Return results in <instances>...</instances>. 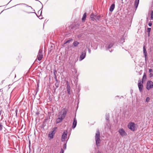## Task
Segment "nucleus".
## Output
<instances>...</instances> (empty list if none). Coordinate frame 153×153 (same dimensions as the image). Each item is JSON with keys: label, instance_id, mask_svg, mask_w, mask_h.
Instances as JSON below:
<instances>
[{"label": "nucleus", "instance_id": "nucleus-35", "mask_svg": "<svg viewBox=\"0 0 153 153\" xmlns=\"http://www.w3.org/2000/svg\"><path fill=\"white\" fill-rule=\"evenodd\" d=\"M99 153H100V152H99Z\"/></svg>", "mask_w": 153, "mask_h": 153}, {"label": "nucleus", "instance_id": "nucleus-23", "mask_svg": "<svg viewBox=\"0 0 153 153\" xmlns=\"http://www.w3.org/2000/svg\"><path fill=\"white\" fill-rule=\"evenodd\" d=\"M113 45V44L112 43H110L108 46V48H111Z\"/></svg>", "mask_w": 153, "mask_h": 153}, {"label": "nucleus", "instance_id": "nucleus-30", "mask_svg": "<svg viewBox=\"0 0 153 153\" xmlns=\"http://www.w3.org/2000/svg\"><path fill=\"white\" fill-rule=\"evenodd\" d=\"M64 151L62 149L60 153H64Z\"/></svg>", "mask_w": 153, "mask_h": 153}, {"label": "nucleus", "instance_id": "nucleus-7", "mask_svg": "<svg viewBox=\"0 0 153 153\" xmlns=\"http://www.w3.org/2000/svg\"><path fill=\"white\" fill-rule=\"evenodd\" d=\"M67 131H64L63 132L61 137V140L62 141L64 142L65 140V139L67 137Z\"/></svg>", "mask_w": 153, "mask_h": 153}, {"label": "nucleus", "instance_id": "nucleus-29", "mask_svg": "<svg viewBox=\"0 0 153 153\" xmlns=\"http://www.w3.org/2000/svg\"><path fill=\"white\" fill-rule=\"evenodd\" d=\"M153 76V74L152 73H150L149 74V76L150 77H152Z\"/></svg>", "mask_w": 153, "mask_h": 153}, {"label": "nucleus", "instance_id": "nucleus-18", "mask_svg": "<svg viewBox=\"0 0 153 153\" xmlns=\"http://www.w3.org/2000/svg\"><path fill=\"white\" fill-rule=\"evenodd\" d=\"M146 75L145 73H144L143 77L141 81H143L144 80H145L146 79Z\"/></svg>", "mask_w": 153, "mask_h": 153}, {"label": "nucleus", "instance_id": "nucleus-34", "mask_svg": "<svg viewBox=\"0 0 153 153\" xmlns=\"http://www.w3.org/2000/svg\"><path fill=\"white\" fill-rule=\"evenodd\" d=\"M1 111H0V115H1Z\"/></svg>", "mask_w": 153, "mask_h": 153}, {"label": "nucleus", "instance_id": "nucleus-31", "mask_svg": "<svg viewBox=\"0 0 153 153\" xmlns=\"http://www.w3.org/2000/svg\"><path fill=\"white\" fill-rule=\"evenodd\" d=\"M152 71H152V69H149V73H151V72H152Z\"/></svg>", "mask_w": 153, "mask_h": 153}, {"label": "nucleus", "instance_id": "nucleus-17", "mask_svg": "<svg viewBox=\"0 0 153 153\" xmlns=\"http://www.w3.org/2000/svg\"><path fill=\"white\" fill-rule=\"evenodd\" d=\"M139 0H135L134 6L136 8H137L139 3Z\"/></svg>", "mask_w": 153, "mask_h": 153}, {"label": "nucleus", "instance_id": "nucleus-11", "mask_svg": "<svg viewBox=\"0 0 153 153\" xmlns=\"http://www.w3.org/2000/svg\"><path fill=\"white\" fill-rule=\"evenodd\" d=\"M54 134V131H53L49 133L48 134V136L51 139H52L53 138Z\"/></svg>", "mask_w": 153, "mask_h": 153}, {"label": "nucleus", "instance_id": "nucleus-28", "mask_svg": "<svg viewBox=\"0 0 153 153\" xmlns=\"http://www.w3.org/2000/svg\"><path fill=\"white\" fill-rule=\"evenodd\" d=\"M2 128V125L1 123H0V129L1 130Z\"/></svg>", "mask_w": 153, "mask_h": 153}, {"label": "nucleus", "instance_id": "nucleus-9", "mask_svg": "<svg viewBox=\"0 0 153 153\" xmlns=\"http://www.w3.org/2000/svg\"><path fill=\"white\" fill-rule=\"evenodd\" d=\"M86 52L84 51L82 53V54L80 56L79 60L81 61L83 60L85 57Z\"/></svg>", "mask_w": 153, "mask_h": 153}, {"label": "nucleus", "instance_id": "nucleus-32", "mask_svg": "<svg viewBox=\"0 0 153 153\" xmlns=\"http://www.w3.org/2000/svg\"><path fill=\"white\" fill-rule=\"evenodd\" d=\"M148 25L149 26H152V23H151V22L149 23V24H148Z\"/></svg>", "mask_w": 153, "mask_h": 153}, {"label": "nucleus", "instance_id": "nucleus-24", "mask_svg": "<svg viewBox=\"0 0 153 153\" xmlns=\"http://www.w3.org/2000/svg\"><path fill=\"white\" fill-rule=\"evenodd\" d=\"M151 20L153 19V10L151 11Z\"/></svg>", "mask_w": 153, "mask_h": 153}, {"label": "nucleus", "instance_id": "nucleus-16", "mask_svg": "<svg viewBox=\"0 0 153 153\" xmlns=\"http://www.w3.org/2000/svg\"><path fill=\"white\" fill-rule=\"evenodd\" d=\"M86 13H85L83 16L82 18V22H84L86 18Z\"/></svg>", "mask_w": 153, "mask_h": 153}, {"label": "nucleus", "instance_id": "nucleus-2", "mask_svg": "<svg viewBox=\"0 0 153 153\" xmlns=\"http://www.w3.org/2000/svg\"><path fill=\"white\" fill-rule=\"evenodd\" d=\"M138 86L139 89V91L140 92H142L143 88V81H141L140 79H139L138 81Z\"/></svg>", "mask_w": 153, "mask_h": 153}, {"label": "nucleus", "instance_id": "nucleus-8", "mask_svg": "<svg viewBox=\"0 0 153 153\" xmlns=\"http://www.w3.org/2000/svg\"><path fill=\"white\" fill-rule=\"evenodd\" d=\"M42 50L40 49L37 55V59L39 61L41 60L43 58V55L42 54Z\"/></svg>", "mask_w": 153, "mask_h": 153}, {"label": "nucleus", "instance_id": "nucleus-15", "mask_svg": "<svg viewBox=\"0 0 153 153\" xmlns=\"http://www.w3.org/2000/svg\"><path fill=\"white\" fill-rule=\"evenodd\" d=\"M95 15H94L93 13L90 16V19L92 21H94L95 20Z\"/></svg>", "mask_w": 153, "mask_h": 153}, {"label": "nucleus", "instance_id": "nucleus-6", "mask_svg": "<svg viewBox=\"0 0 153 153\" xmlns=\"http://www.w3.org/2000/svg\"><path fill=\"white\" fill-rule=\"evenodd\" d=\"M118 132L122 137H124L127 135V133L123 128H119Z\"/></svg>", "mask_w": 153, "mask_h": 153}, {"label": "nucleus", "instance_id": "nucleus-22", "mask_svg": "<svg viewBox=\"0 0 153 153\" xmlns=\"http://www.w3.org/2000/svg\"><path fill=\"white\" fill-rule=\"evenodd\" d=\"M151 30V28H148L147 29V32L148 33L149 36L150 33V32Z\"/></svg>", "mask_w": 153, "mask_h": 153}, {"label": "nucleus", "instance_id": "nucleus-13", "mask_svg": "<svg viewBox=\"0 0 153 153\" xmlns=\"http://www.w3.org/2000/svg\"><path fill=\"white\" fill-rule=\"evenodd\" d=\"M143 52L145 59H146L147 56V53L145 46H144L143 47Z\"/></svg>", "mask_w": 153, "mask_h": 153}, {"label": "nucleus", "instance_id": "nucleus-19", "mask_svg": "<svg viewBox=\"0 0 153 153\" xmlns=\"http://www.w3.org/2000/svg\"><path fill=\"white\" fill-rule=\"evenodd\" d=\"M63 120V119L60 117H58L56 120V123H58L61 122Z\"/></svg>", "mask_w": 153, "mask_h": 153}, {"label": "nucleus", "instance_id": "nucleus-1", "mask_svg": "<svg viewBox=\"0 0 153 153\" xmlns=\"http://www.w3.org/2000/svg\"><path fill=\"white\" fill-rule=\"evenodd\" d=\"M95 139L96 141V144L97 146L100 143V133L98 130L97 131V133L96 134L95 136Z\"/></svg>", "mask_w": 153, "mask_h": 153}, {"label": "nucleus", "instance_id": "nucleus-12", "mask_svg": "<svg viewBox=\"0 0 153 153\" xmlns=\"http://www.w3.org/2000/svg\"><path fill=\"white\" fill-rule=\"evenodd\" d=\"M77 124V120L76 118H74V121L73 123L72 128H74L76 126Z\"/></svg>", "mask_w": 153, "mask_h": 153}, {"label": "nucleus", "instance_id": "nucleus-14", "mask_svg": "<svg viewBox=\"0 0 153 153\" xmlns=\"http://www.w3.org/2000/svg\"><path fill=\"white\" fill-rule=\"evenodd\" d=\"M115 8V4H112L110 6L109 10L111 12H112L114 10Z\"/></svg>", "mask_w": 153, "mask_h": 153}, {"label": "nucleus", "instance_id": "nucleus-33", "mask_svg": "<svg viewBox=\"0 0 153 153\" xmlns=\"http://www.w3.org/2000/svg\"><path fill=\"white\" fill-rule=\"evenodd\" d=\"M108 118H109L108 117H107L106 118V119L107 120H108Z\"/></svg>", "mask_w": 153, "mask_h": 153}, {"label": "nucleus", "instance_id": "nucleus-3", "mask_svg": "<svg viewBox=\"0 0 153 153\" xmlns=\"http://www.w3.org/2000/svg\"><path fill=\"white\" fill-rule=\"evenodd\" d=\"M67 114L66 111L64 109L61 111L59 113L58 117H60V118L63 119L65 117Z\"/></svg>", "mask_w": 153, "mask_h": 153}, {"label": "nucleus", "instance_id": "nucleus-10", "mask_svg": "<svg viewBox=\"0 0 153 153\" xmlns=\"http://www.w3.org/2000/svg\"><path fill=\"white\" fill-rule=\"evenodd\" d=\"M67 91L68 94H71L70 93V87L69 85V84L68 81H67Z\"/></svg>", "mask_w": 153, "mask_h": 153}, {"label": "nucleus", "instance_id": "nucleus-26", "mask_svg": "<svg viewBox=\"0 0 153 153\" xmlns=\"http://www.w3.org/2000/svg\"><path fill=\"white\" fill-rule=\"evenodd\" d=\"M72 40V39H71V40H69L67 41H66L65 42V43L66 44V43H68V42H69L70 41H71Z\"/></svg>", "mask_w": 153, "mask_h": 153}, {"label": "nucleus", "instance_id": "nucleus-25", "mask_svg": "<svg viewBox=\"0 0 153 153\" xmlns=\"http://www.w3.org/2000/svg\"><path fill=\"white\" fill-rule=\"evenodd\" d=\"M150 98L149 97H147L146 99V102H148L150 100Z\"/></svg>", "mask_w": 153, "mask_h": 153}, {"label": "nucleus", "instance_id": "nucleus-20", "mask_svg": "<svg viewBox=\"0 0 153 153\" xmlns=\"http://www.w3.org/2000/svg\"><path fill=\"white\" fill-rule=\"evenodd\" d=\"M79 44V42L77 41H75L73 43V45L74 47L77 46Z\"/></svg>", "mask_w": 153, "mask_h": 153}, {"label": "nucleus", "instance_id": "nucleus-27", "mask_svg": "<svg viewBox=\"0 0 153 153\" xmlns=\"http://www.w3.org/2000/svg\"><path fill=\"white\" fill-rule=\"evenodd\" d=\"M66 144H64V146L63 149H66Z\"/></svg>", "mask_w": 153, "mask_h": 153}, {"label": "nucleus", "instance_id": "nucleus-4", "mask_svg": "<svg viewBox=\"0 0 153 153\" xmlns=\"http://www.w3.org/2000/svg\"><path fill=\"white\" fill-rule=\"evenodd\" d=\"M153 88V82L151 81H148L146 85V89L149 90Z\"/></svg>", "mask_w": 153, "mask_h": 153}, {"label": "nucleus", "instance_id": "nucleus-5", "mask_svg": "<svg viewBox=\"0 0 153 153\" xmlns=\"http://www.w3.org/2000/svg\"><path fill=\"white\" fill-rule=\"evenodd\" d=\"M128 127L130 129L134 131L135 130V124L132 122H130L128 125Z\"/></svg>", "mask_w": 153, "mask_h": 153}, {"label": "nucleus", "instance_id": "nucleus-21", "mask_svg": "<svg viewBox=\"0 0 153 153\" xmlns=\"http://www.w3.org/2000/svg\"><path fill=\"white\" fill-rule=\"evenodd\" d=\"M95 20H99L100 18V16H97L95 15Z\"/></svg>", "mask_w": 153, "mask_h": 153}]
</instances>
